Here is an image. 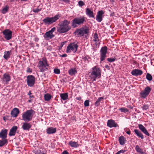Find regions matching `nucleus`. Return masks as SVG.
Wrapping results in <instances>:
<instances>
[{"instance_id":"7ed1b4c3","label":"nucleus","mask_w":154,"mask_h":154,"mask_svg":"<svg viewBox=\"0 0 154 154\" xmlns=\"http://www.w3.org/2000/svg\"><path fill=\"white\" fill-rule=\"evenodd\" d=\"M61 17L60 15L57 14L54 17H47L44 19L43 21L45 25H51L57 21Z\"/></svg>"},{"instance_id":"2eb2a0df","label":"nucleus","mask_w":154,"mask_h":154,"mask_svg":"<svg viewBox=\"0 0 154 154\" xmlns=\"http://www.w3.org/2000/svg\"><path fill=\"white\" fill-rule=\"evenodd\" d=\"M8 130L7 129H3L0 132V138L2 139H7V137Z\"/></svg>"},{"instance_id":"c85d7f7f","label":"nucleus","mask_w":154,"mask_h":154,"mask_svg":"<svg viewBox=\"0 0 154 154\" xmlns=\"http://www.w3.org/2000/svg\"><path fill=\"white\" fill-rule=\"evenodd\" d=\"M54 36V35L50 32L49 31L46 32L44 35V37L45 38H49L50 39L52 38Z\"/></svg>"},{"instance_id":"7c9ffc66","label":"nucleus","mask_w":154,"mask_h":154,"mask_svg":"<svg viewBox=\"0 0 154 154\" xmlns=\"http://www.w3.org/2000/svg\"><path fill=\"white\" fill-rule=\"evenodd\" d=\"M68 94L67 93L61 94H60V97L61 99L64 100H67L68 98Z\"/></svg>"},{"instance_id":"37998d69","label":"nucleus","mask_w":154,"mask_h":154,"mask_svg":"<svg viewBox=\"0 0 154 154\" xmlns=\"http://www.w3.org/2000/svg\"><path fill=\"white\" fill-rule=\"evenodd\" d=\"M89 100H86L84 103V105L85 106L87 107L89 105Z\"/></svg>"},{"instance_id":"052dcab7","label":"nucleus","mask_w":154,"mask_h":154,"mask_svg":"<svg viewBox=\"0 0 154 154\" xmlns=\"http://www.w3.org/2000/svg\"><path fill=\"white\" fill-rule=\"evenodd\" d=\"M60 56L62 57H65L67 56V55L66 54H63L60 55Z\"/></svg>"},{"instance_id":"8fccbe9b","label":"nucleus","mask_w":154,"mask_h":154,"mask_svg":"<svg viewBox=\"0 0 154 154\" xmlns=\"http://www.w3.org/2000/svg\"><path fill=\"white\" fill-rule=\"evenodd\" d=\"M43 109L41 107H39V113L42 114L43 113Z\"/></svg>"},{"instance_id":"20e7f679","label":"nucleus","mask_w":154,"mask_h":154,"mask_svg":"<svg viewBox=\"0 0 154 154\" xmlns=\"http://www.w3.org/2000/svg\"><path fill=\"white\" fill-rule=\"evenodd\" d=\"M89 32V28L86 27L85 28L82 27L76 29L74 33L78 37H80L84 36L85 34L87 36Z\"/></svg>"},{"instance_id":"79ce46f5","label":"nucleus","mask_w":154,"mask_h":154,"mask_svg":"<svg viewBox=\"0 0 154 154\" xmlns=\"http://www.w3.org/2000/svg\"><path fill=\"white\" fill-rule=\"evenodd\" d=\"M54 73L55 74H58L60 73V70L58 69L57 68H55L54 70Z\"/></svg>"},{"instance_id":"0e129e2a","label":"nucleus","mask_w":154,"mask_h":154,"mask_svg":"<svg viewBox=\"0 0 154 154\" xmlns=\"http://www.w3.org/2000/svg\"><path fill=\"white\" fill-rule=\"evenodd\" d=\"M3 119L4 120L5 122L6 121V120L7 119H6V118H5V116L3 117Z\"/></svg>"},{"instance_id":"69168bd1","label":"nucleus","mask_w":154,"mask_h":154,"mask_svg":"<svg viewBox=\"0 0 154 154\" xmlns=\"http://www.w3.org/2000/svg\"><path fill=\"white\" fill-rule=\"evenodd\" d=\"M32 93L30 91H29L28 94V95L30 96L31 94Z\"/></svg>"},{"instance_id":"e2e57ef3","label":"nucleus","mask_w":154,"mask_h":154,"mask_svg":"<svg viewBox=\"0 0 154 154\" xmlns=\"http://www.w3.org/2000/svg\"><path fill=\"white\" fill-rule=\"evenodd\" d=\"M34 40L35 42H38V39L37 38H35Z\"/></svg>"},{"instance_id":"9b49d317","label":"nucleus","mask_w":154,"mask_h":154,"mask_svg":"<svg viewBox=\"0 0 154 154\" xmlns=\"http://www.w3.org/2000/svg\"><path fill=\"white\" fill-rule=\"evenodd\" d=\"M35 78L34 76L32 75H28L27 78V85L29 86L32 87L34 85L35 81Z\"/></svg>"},{"instance_id":"dca6fc26","label":"nucleus","mask_w":154,"mask_h":154,"mask_svg":"<svg viewBox=\"0 0 154 154\" xmlns=\"http://www.w3.org/2000/svg\"><path fill=\"white\" fill-rule=\"evenodd\" d=\"M143 73V72L142 70L139 69H135L132 70L131 73L133 75L137 76L141 75Z\"/></svg>"},{"instance_id":"5701e85b","label":"nucleus","mask_w":154,"mask_h":154,"mask_svg":"<svg viewBox=\"0 0 154 154\" xmlns=\"http://www.w3.org/2000/svg\"><path fill=\"white\" fill-rule=\"evenodd\" d=\"M77 71L76 68H71L68 71L69 74L71 76H73L76 74Z\"/></svg>"},{"instance_id":"c756f323","label":"nucleus","mask_w":154,"mask_h":154,"mask_svg":"<svg viewBox=\"0 0 154 154\" xmlns=\"http://www.w3.org/2000/svg\"><path fill=\"white\" fill-rule=\"evenodd\" d=\"M8 143L7 139H2L0 140V147H2L5 145H7Z\"/></svg>"},{"instance_id":"393cba45","label":"nucleus","mask_w":154,"mask_h":154,"mask_svg":"<svg viewBox=\"0 0 154 154\" xmlns=\"http://www.w3.org/2000/svg\"><path fill=\"white\" fill-rule=\"evenodd\" d=\"M134 132L135 134L139 137H140L141 139H143L144 138V136L143 134L138 130L135 129L134 130Z\"/></svg>"},{"instance_id":"bf43d9fd","label":"nucleus","mask_w":154,"mask_h":154,"mask_svg":"<svg viewBox=\"0 0 154 154\" xmlns=\"http://www.w3.org/2000/svg\"><path fill=\"white\" fill-rule=\"evenodd\" d=\"M126 133L128 135H130L131 134V131L130 130H129L128 131L126 132Z\"/></svg>"},{"instance_id":"6e6552de","label":"nucleus","mask_w":154,"mask_h":154,"mask_svg":"<svg viewBox=\"0 0 154 154\" xmlns=\"http://www.w3.org/2000/svg\"><path fill=\"white\" fill-rule=\"evenodd\" d=\"M151 91V88L149 87H146L143 91L140 93V96L142 98H146L149 95Z\"/></svg>"},{"instance_id":"9d476101","label":"nucleus","mask_w":154,"mask_h":154,"mask_svg":"<svg viewBox=\"0 0 154 154\" xmlns=\"http://www.w3.org/2000/svg\"><path fill=\"white\" fill-rule=\"evenodd\" d=\"M107 50V48L106 46H104L101 48L100 51L101 61H103L105 59Z\"/></svg>"},{"instance_id":"338daca9","label":"nucleus","mask_w":154,"mask_h":154,"mask_svg":"<svg viewBox=\"0 0 154 154\" xmlns=\"http://www.w3.org/2000/svg\"><path fill=\"white\" fill-rule=\"evenodd\" d=\"M29 97L31 98L34 97V96L33 95H30V96H29Z\"/></svg>"},{"instance_id":"774afa93","label":"nucleus","mask_w":154,"mask_h":154,"mask_svg":"<svg viewBox=\"0 0 154 154\" xmlns=\"http://www.w3.org/2000/svg\"><path fill=\"white\" fill-rule=\"evenodd\" d=\"M32 101V100H28V102L29 103H31Z\"/></svg>"},{"instance_id":"58836bf2","label":"nucleus","mask_w":154,"mask_h":154,"mask_svg":"<svg viewBox=\"0 0 154 154\" xmlns=\"http://www.w3.org/2000/svg\"><path fill=\"white\" fill-rule=\"evenodd\" d=\"M93 38L94 39L93 41L94 42L95 41H98L99 40V39L98 38V34L96 32L95 33H94Z\"/></svg>"},{"instance_id":"13d9d810","label":"nucleus","mask_w":154,"mask_h":154,"mask_svg":"<svg viewBox=\"0 0 154 154\" xmlns=\"http://www.w3.org/2000/svg\"><path fill=\"white\" fill-rule=\"evenodd\" d=\"M127 107L128 108H129L131 109H133V106H131L130 105H129V106H127Z\"/></svg>"},{"instance_id":"f257e3e1","label":"nucleus","mask_w":154,"mask_h":154,"mask_svg":"<svg viewBox=\"0 0 154 154\" xmlns=\"http://www.w3.org/2000/svg\"><path fill=\"white\" fill-rule=\"evenodd\" d=\"M70 21L64 20L60 24V27L57 28V31L60 33H64L69 31L71 28L69 25Z\"/></svg>"},{"instance_id":"f3484780","label":"nucleus","mask_w":154,"mask_h":154,"mask_svg":"<svg viewBox=\"0 0 154 154\" xmlns=\"http://www.w3.org/2000/svg\"><path fill=\"white\" fill-rule=\"evenodd\" d=\"M39 67H45L46 66H48V64L47 61L46 59L45 58H44L42 59V60H40L39 61Z\"/></svg>"},{"instance_id":"bb28decb","label":"nucleus","mask_w":154,"mask_h":154,"mask_svg":"<svg viewBox=\"0 0 154 154\" xmlns=\"http://www.w3.org/2000/svg\"><path fill=\"white\" fill-rule=\"evenodd\" d=\"M69 144L72 147H73L75 148L78 147L80 146V145L78 144L77 142L72 141H70L69 142Z\"/></svg>"},{"instance_id":"72a5a7b5","label":"nucleus","mask_w":154,"mask_h":154,"mask_svg":"<svg viewBox=\"0 0 154 154\" xmlns=\"http://www.w3.org/2000/svg\"><path fill=\"white\" fill-rule=\"evenodd\" d=\"M135 149L137 152L141 154H144L142 149L140 148L138 145H137L136 146Z\"/></svg>"},{"instance_id":"3c124183","label":"nucleus","mask_w":154,"mask_h":154,"mask_svg":"<svg viewBox=\"0 0 154 154\" xmlns=\"http://www.w3.org/2000/svg\"><path fill=\"white\" fill-rule=\"evenodd\" d=\"M48 68H41L40 69V71L41 72H44L45 70H46Z\"/></svg>"},{"instance_id":"e433bc0d","label":"nucleus","mask_w":154,"mask_h":154,"mask_svg":"<svg viewBox=\"0 0 154 154\" xmlns=\"http://www.w3.org/2000/svg\"><path fill=\"white\" fill-rule=\"evenodd\" d=\"M8 6H6L5 8H3L2 11V13L3 14H5L8 11Z\"/></svg>"},{"instance_id":"412c9836","label":"nucleus","mask_w":154,"mask_h":154,"mask_svg":"<svg viewBox=\"0 0 154 154\" xmlns=\"http://www.w3.org/2000/svg\"><path fill=\"white\" fill-rule=\"evenodd\" d=\"M2 79L3 82L7 83L11 80V77L9 74L5 73L4 74Z\"/></svg>"},{"instance_id":"49530a36","label":"nucleus","mask_w":154,"mask_h":154,"mask_svg":"<svg viewBox=\"0 0 154 154\" xmlns=\"http://www.w3.org/2000/svg\"><path fill=\"white\" fill-rule=\"evenodd\" d=\"M32 11L35 13H38V7L36 9H33Z\"/></svg>"},{"instance_id":"f8f14e48","label":"nucleus","mask_w":154,"mask_h":154,"mask_svg":"<svg viewBox=\"0 0 154 154\" xmlns=\"http://www.w3.org/2000/svg\"><path fill=\"white\" fill-rule=\"evenodd\" d=\"M104 13V12L103 10L99 11H98L96 17V20L97 22H100L102 21Z\"/></svg>"},{"instance_id":"864d4df0","label":"nucleus","mask_w":154,"mask_h":154,"mask_svg":"<svg viewBox=\"0 0 154 154\" xmlns=\"http://www.w3.org/2000/svg\"><path fill=\"white\" fill-rule=\"evenodd\" d=\"M61 154H69V152L66 150L64 151Z\"/></svg>"},{"instance_id":"2f4dec72","label":"nucleus","mask_w":154,"mask_h":154,"mask_svg":"<svg viewBox=\"0 0 154 154\" xmlns=\"http://www.w3.org/2000/svg\"><path fill=\"white\" fill-rule=\"evenodd\" d=\"M44 97L45 100L48 101L51 98L52 96L49 94L47 93L44 95Z\"/></svg>"},{"instance_id":"a878e982","label":"nucleus","mask_w":154,"mask_h":154,"mask_svg":"<svg viewBox=\"0 0 154 154\" xmlns=\"http://www.w3.org/2000/svg\"><path fill=\"white\" fill-rule=\"evenodd\" d=\"M118 140L120 144L122 145H123L126 141V138L122 136H120Z\"/></svg>"},{"instance_id":"4c0bfd02","label":"nucleus","mask_w":154,"mask_h":154,"mask_svg":"<svg viewBox=\"0 0 154 154\" xmlns=\"http://www.w3.org/2000/svg\"><path fill=\"white\" fill-rule=\"evenodd\" d=\"M146 79L149 81H151L152 80V77L150 74L147 73L146 75Z\"/></svg>"},{"instance_id":"603ef678","label":"nucleus","mask_w":154,"mask_h":154,"mask_svg":"<svg viewBox=\"0 0 154 154\" xmlns=\"http://www.w3.org/2000/svg\"><path fill=\"white\" fill-rule=\"evenodd\" d=\"M26 71L28 72H31L32 70L30 68H28Z\"/></svg>"},{"instance_id":"680f3d73","label":"nucleus","mask_w":154,"mask_h":154,"mask_svg":"<svg viewBox=\"0 0 154 154\" xmlns=\"http://www.w3.org/2000/svg\"><path fill=\"white\" fill-rule=\"evenodd\" d=\"M64 43H65V42H61V47H63V45H64Z\"/></svg>"},{"instance_id":"f03ea898","label":"nucleus","mask_w":154,"mask_h":154,"mask_svg":"<svg viewBox=\"0 0 154 154\" xmlns=\"http://www.w3.org/2000/svg\"><path fill=\"white\" fill-rule=\"evenodd\" d=\"M89 73L91 78L93 79V81H95L97 77L101 76V70L100 68H92Z\"/></svg>"},{"instance_id":"0eeeda50","label":"nucleus","mask_w":154,"mask_h":154,"mask_svg":"<svg viewBox=\"0 0 154 154\" xmlns=\"http://www.w3.org/2000/svg\"><path fill=\"white\" fill-rule=\"evenodd\" d=\"M78 45L75 42L71 43L69 44L67 48L66 52L67 53H70L72 51L75 53L76 52L78 48Z\"/></svg>"},{"instance_id":"1a4fd4ad","label":"nucleus","mask_w":154,"mask_h":154,"mask_svg":"<svg viewBox=\"0 0 154 154\" xmlns=\"http://www.w3.org/2000/svg\"><path fill=\"white\" fill-rule=\"evenodd\" d=\"M4 38L7 40L11 39L12 37V32L8 29H6L2 32Z\"/></svg>"},{"instance_id":"aec40b11","label":"nucleus","mask_w":154,"mask_h":154,"mask_svg":"<svg viewBox=\"0 0 154 154\" xmlns=\"http://www.w3.org/2000/svg\"><path fill=\"white\" fill-rule=\"evenodd\" d=\"M85 13L90 18H94V16L93 11L91 10L89 8L86 9Z\"/></svg>"},{"instance_id":"09e8293b","label":"nucleus","mask_w":154,"mask_h":154,"mask_svg":"<svg viewBox=\"0 0 154 154\" xmlns=\"http://www.w3.org/2000/svg\"><path fill=\"white\" fill-rule=\"evenodd\" d=\"M94 42L96 46H97L98 45H99L100 43L99 40L98 41H94Z\"/></svg>"},{"instance_id":"f704fd0d","label":"nucleus","mask_w":154,"mask_h":154,"mask_svg":"<svg viewBox=\"0 0 154 154\" xmlns=\"http://www.w3.org/2000/svg\"><path fill=\"white\" fill-rule=\"evenodd\" d=\"M39 154H47V151L45 148H40Z\"/></svg>"},{"instance_id":"cd10ccee","label":"nucleus","mask_w":154,"mask_h":154,"mask_svg":"<svg viewBox=\"0 0 154 154\" xmlns=\"http://www.w3.org/2000/svg\"><path fill=\"white\" fill-rule=\"evenodd\" d=\"M11 53V51H5L3 57L5 59L8 60L10 58V55Z\"/></svg>"},{"instance_id":"c9c22d12","label":"nucleus","mask_w":154,"mask_h":154,"mask_svg":"<svg viewBox=\"0 0 154 154\" xmlns=\"http://www.w3.org/2000/svg\"><path fill=\"white\" fill-rule=\"evenodd\" d=\"M119 110L121 111V112L126 113L128 112L129 110L128 109L124 107H122L119 109Z\"/></svg>"},{"instance_id":"ea45409f","label":"nucleus","mask_w":154,"mask_h":154,"mask_svg":"<svg viewBox=\"0 0 154 154\" xmlns=\"http://www.w3.org/2000/svg\"><path fill=\"white\" fill-rule=\"evenodd\" d=\"M132 63L134 67H138L139 66V64L134 60L132 61Z\"/></svg>"},{"instance_id":"6ab92c4d","label":"nucleus","mask_w":154,"mask_h":154,"mask_svg":"<svg viewBox=\"0 0 154 154\" xmlns=\"http://www.w3.org/2000/svg\"><path fill=\"white\" fill-rule=\"evenodd\" d=\"M138 127L139 129L145 134L147 136H150V134L147 131L145 128L141 124L138 125Z\"/></svg>"},{"instance_id":"423d86ee","label":"nucleus","mask_w":154,"mask_h":154,"mask_svg":"<svg viewBox=\"0 0 154 154\" xmlns=\"http://www.w3.org/2000/svg\"><path fill=\"white\" fill-rule=\"evenodd\" d=\"M85 21V17H76L71 21V26L75 28L77 27V25H82Z\"/></svg>"},{"instance_id":"a19ab883","label":"nucleus","mask_w":154,"mask_h":154,"mask_svg":"<svg viewBox=\"0 0 154 154\" xmlns=\"http://www.w3.org/2000/svg\"><path fill=\"white\" fill-rule=\"evenodd\" d=\"M149 105L148 104L144 105L143 106L141 107L142 108L143 110H146L149 109Z\"/></svg>"},{"instance_id":"6e6d98bb","label":"nucleus","mask_w":154,"mask_h":154,"mask_svg":"<svg viewBox=\"0 0 154 154\" xmlns=\"http://www.w3.org/2000/svg\"><path fill=\"white\" fill-rule=\"evenodd\" d=\"M34 153H35V154H38V152L37 151V150L35 149L33 151Z\"/></svg>"},{"instance_id":"4be33fe9","label":"nucleus","mask_w":154,"mask_h":154,"mask_svg":"<svg viewBox=\"0 0 154 154\" xmlns=\"http://www.w3.org/2000/svg\"><path fill=\"white\" fill-rule=\"evenodd\" d=\"M57 131L56 128H53L52 127L48 128L46 129V132L48 134H52L55 133Z\"/></svg>"},{"instance_id":"473e14b6","label":"nucleus","mask_w":154,"mask_h":154,"mask_svg":"<svg viewBox=\"0 0 154 154\" xmlns=\"http://www.w3.org/2000/svg\"><path fill=\"white\" fill-rule=\"evenodd\" d=\"M104 98L103 97H99L95 103V106L97 107L100 105V102L101 100H103Z\"/></svg>"},{"instance_id":"c03bdc74","label":"nucleus","mask_w":154,"mask_h":154,"mask_svg":"<svg viewBox=\"0 0 154 154\" xmlns=\"http://www.w3.org/2000/svg\"><path fill=\"white\" fill-rule=\"evenodd\" d=\"M116 59V58H107V60L108 61L110 62H113Z\"/></svg>"},{"instance_id":"de8ad7c7","label":"nucleus","mask_w":154,"mask_h":154,"mask_svg":"<svg viewBox=\"0 0 154 154\" xmlns=\"http://www.w3.org/2000/svg\"><path fill=\"white\" fill-rule=\"evenodd\" d=\"M56 29V28L54 27L52 28L49 31L50 32L53 34V33L54 31Z\"/></svg>"},{"instance_id":"a18cd8bd","label":"nucleus","mask_w":154,"mask_h":154,"mask_svg":"<svg viewBox=\"0 0 154 154\" xmlns=\"http://www.w3.org/2000/svg\"><path fill=\"white\" fill-rule=\"evenodd\" d=\"M78 4L81 7L83 6L85 4V3L82 1H80L78 2Z\"/></svg>"},{"instance_id":"39448f33","label":"nucleus","mask_w":154,"mask_h":154,"mask_svg":"<svg viewBox=\"0 0 154 154\" xmlns=\"http://www.w3.org/2000/svg\"><path fill=\"white\" fill-rule=\"evenodd\" d=\"M34 111L31 109L27 110L22 115V120L26 122H29L32 120Z\"/></svg>"},{"instance_id":"5fc2aeb1","label":"nucleus","mask_w":154,"mask_h":154,"mask_svg":"<svg viewBox=\"0 0 154 154\" xmlns=\"http://www.w3.org/2000/svg\"><path fill=\"white\" fill-rule=\"evenodd\" d=\"M60 1H62L64 2H69L70 0H60Z\"/></svg>"},{"instance_id":"4468645a","label":"nucleus","mask_w":154,"mask_h":154,"mask_svg":"<svg viewBox=\"0 0 154 154\" xmlns=\"http://www.w3.org/2000/svg\"><path fill=\"white\" fill-rule=\"evenodd\" d=\"M107 126L110 127H117L119 126L115 122L114 120L112 119L109 120L107 122Z\"/></svg>"},{"instance_id":"b1692460","label":"nucleus","mask_w":154,"mask_h":154,"mask_svg":"<svg viewBox=\"0 0 154 154\" xmlns=\"http://www.w3.org/2000/svg\"><path fill=\"white\" fill-rule=\"evenodd\" d=\"M31 127V125L29 123L25 122L23 123L22 128L24 130H29Z\"/></svg>"},{"instance_id":"a211bd4d","label":"nucleus","mask_w":154,"mask_h":154,"mask_svg":"<svg viewBox=\"0 0 154 154\" xmlns=\"http://www.w3.org/2000/svg\"><path fill=\"white\" fill-rule=\"evenodd\" d=\"M20 112V111L18 108H14L11 111V114L13 117H17Z\"/></svg>"},{"instance_id":"4d7b16f0","label":"nucleus","mask_w":154,"mask_h":154,"mask_svg":"<svg viewBox=\"0 0 154 154\" xmlns=\"http://www.w3.org/2000/svg\"><path fill=\"white\" fill-rule=\"evenodd\" d=\"M75 99L79 100H80L81 99V97H76Z\"/></svg>"},{"instance_id":"ddd939ff","label":"nucleus","mask_w":154,"mask_h":154,"mask_svg":"<svg viewBox=\"0 0 154 154\" xmlns=\"http://www.w3.org/2000/svg\"><path fill=\"white\" fill-rule=\"evenodd\" d=\"M18 127L15 125H14L10 129L8 135L10 137L14 136L15 135Z\"/></svg>"}]
</instances>
